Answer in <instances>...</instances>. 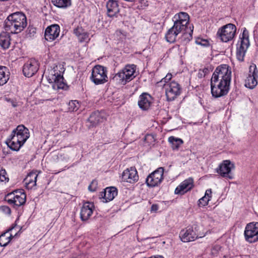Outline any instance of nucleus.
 Returning <instances> with one entry per match:
<instances>
[{
	"instance_id": "18",
	"label": "nucleus",
	"mask_w": 258,
	"mask_h": 258,
	"mask_svg": "<svg viewBox=\"0 0 258 258\" xmlns=\"http://www.w3.org/2000/svg\"><path fill=\"white\" fill-rule=\"evenodd\" d=\"M60 32V27L57 24L51 25L46 28L45 31V39L47 41L54 40L58 36Z\"/></svg>"
},
{
	"instance_id": "12",
	"label": "nucleus",
	"mask_w": 258,
	"mask_h": 258,
	"mask_svg": "<svg viewBox=\"0 0 258 258\" xmlns=\"http://www.w3.org/2000/svg\"><path fill=\"white\" fill-rule=\"evenodd\" d=\"M246 240L252 243L258 240V222L250 223L246 226L244 231Z\"/></svg>"
},
{
	"instance_id": "1",
	"label": "nucleus",
	"mask_w": 258,
	"mask_h": 258,
	"mask_svg": "<svg viewBox=\"0 0 258 258\" xmlns=\"http://www.w3.org/2000/svg\"><path fill=\"white\" fill-rule=\"evenodd\" d=\"M27 18L22 13L16 12L10 15L5 21L4 28L6 31L17 34L27 26Z\"/></svg>"
},
{
	"instance_id": "25",
	"label": "nucleus",
	"mask_w": 258,
	"mask_h": 258,
	"mask_svg": "<svg viewBox=\"0 0 258 258\" xmlns=\"http://www.w3.org/2000/svg\"><path fill=\"white\" fill-rule=\"evenodd\" d=\"M117 195V190L113 186L107 187L100 193L101 197L105 200V202L112 201Z\"/></svg>"
},
{
	"instance_id": "37",
	"label": "nucleus",
	"mask_w": 258,
	"mask_h": 258,
	"mask_svg": "<svg viewBox=\"0 0 258 258\" xmlns=\"http://www.w3.org/2000/svg\"><path fill=\"white\" fill-rule=\"evenodd\" d=\"M210 72V69L208 68H204L203 69H200L199 71L198 74L199 78H204L207 75L209 74Z\"/></svg>"
},
{
	"instance_id": "39",
	"label": "nucleus",
	"mask_w": 258,
	"mask_h": 258,
	"mask_svg": "<svg viewBox=\"0 0 258 258\" xmlns=\"http://www.w3.org/2000/svg\"><path fill=\"white\" fill-rule=\"evenodd\" d=\"M209 201L208 197L204 196L199 200V206L200 207H204L208 205Z\"/></svg>"
},
{
	"instance_id": "23",
	"label": "nucleus",
	"mask_w": 258,
	"mask_h": 258,
	"mask_svg": "<svg viewBox=\"0 0 258 258\" xmlns=\"http://www.w3.org/2000/svg\"><path fill=\"white\" fill-rule=\"evenodd\" d=\"M185 32V31L182 29H179V27L173 25L170 28L165 34V38L167 41L170 43H173L176 41L177 35L180 33Z\"/></svg>"
},
{
	"instance_id": "14",
	"label": "nucleus",
	"mask_w": 258,
	"mask_h": 258,
	"mask_svg": "<svg viewBox=\"0 0 258 258\" xmlns=\"http://www.w3.org/2000/svg\"><path fill=\"white\" fill-rule=\"evenodd\" d=\"M258 70L255 64L252 63L249 66L248 77L245 80L246 87L253 89L257 84Z\"/></svg>"
},
{
	"instance_id": "4",
	"label": "nucleus",
	"mask_w": 258,
	"mask_h": 258,
	"mask_svg": "<svg viewBox=\"0 0 258 258\" xmlns=\"http://www.w3.org/2000/svg\"><path fill=\"white\" fill-rule=\"evenodd\" d=\"M136 66L128 64L116 73L112 78V80L117 84L125 85L132 80L135 77Z\"/></svg>"
},
{
	"instance_id": "33",
	"label": "nucleus",
	"mask_w": 258,
	"mask_h": 258,
	"mask_svg": "<svg viewBox=\"0 0 258 258\" xmlns=\"http://www.w3.org/2000/svg\"><path fill=\"white\" fill-rule=\"evenodd\" d=\"M53 4L60 8H65L71 5V0H52Z\"/></svg>"
},
{
	"instance_id": "41",
	"label": "nucleus",
	"mask_w": 258,
	"mask_h": 258,
	"mask_svg": "<svg viewBox=\"0 0 258 258\" xmlns=\"http://www.w3.org/2000/svg\"><path fill=\"white\" fill-rule=\"evenodd\" d=\"M3 99L4 100L10 103L11 104V105L14 107H16L17 106V102L14 99H11L6 96H5Z\"/></svg>"
},
{
	"instance_id": "36",
	"label": "nucleus",
	"mask_w": 258,
	"mask_h": 258,
	"mask_svg": "<svg viewBox=\"0 0 258 258\" xmlns=\"http://www.w3.org/2000/svg\"><path fill=\"white\" fill-rule=\"evenodd\" d=\"M79 102L76 100H72L69 103V109L70 111H77L79 108Z\"/></svg>"
},
{
	"instance_id": "28",
	"label": "nucleus",
	"mask_w": 258,
	"mask_h": 258,
	"mask_svg": "<svg viewBox=\"0 0 258 258\" xmlns=\"http://www.w3.org/2000/svg\"><path fill=\"white\" fill-rule=\"evenodd\" d=\"M74 33L77 37L79 42L81 43L84 42H88L90 40L89 33L86 32L82 27L78 26L74 29Z\"/></svg>"
},
{
	"instance_id": "34",
	"label": "nucleus",
	"mask_w": 258,
	"mask_h": 258,
	"mask_svg": "<svg viewBox=\"0 0 258 258\" xmlns=\"http://www.w3.org/2000/svg\"><path fill=\"white\" fill-rule=\"evenodd\" d=\"M168 141L172 144L173 149H177L179 146L183 143L181 139L176 138L173 136L170 137L168 138Z\"/></svg>"
},
{
	"instance_id": "27",
	"label": "nucleus",
	"mask_w": 258,
	"mask_h": 258,
	"mask_svg": "<svg viewBox=\"0 0 258 258\" xmlns=\"http://www.w3.org/2000/svg\"><path fill=\"white\" fill-rule=\"evenodd\" d=\"M107 9V15L110 17L116 15L119 12V7L117 2L114 0H109L106 4Z\"/></svg>"
},
{
	"instance_id": "6",
	"label": "nucleus",
	"mask_w": 258,
	"mask_h": 258,
	"mask_svg": "<svg viewBox=\"0 0 258 258\" xmlns=\"http://www.w3.org/2000/svg\"><path fill=\"white\" fill-rule=\"evenodd\" d=\"M107 73L106 68L101 65H96L92 70L90 79L95 85L104 84L108 81Z\"/></svg>"
},
{
	"instance_id": "46",
	"label": "nucleus",
	"mask_w": 258,
	"mask_h": 258,
	"mask_svg": "<svg viewBox=\"0 0 258 258\" xmlns=\"http://www.w3.org/2000/svg\"><path fill=\"white\" fill-rule=\"evenodd\" d=\"M158 209V207L157 205L154 204L151 207L152 211H156Z\"/></svg>"
},
{
	"instance_id": "20",
	"label": "nucleus",
	"mask_w": 258,
	"mask_h": 258,
	"mask_svg": "<svg viewBox=\"0 0 258 258\" xmlns=\"http://www.w3.org/2000/svg\"><path fill=\"white\" fill-rule=\"evenodd\" d=\"M121 178L123 181L133 183L138 180L139 176L136 169L131 167L123 172Z\"/></svg>"
},
{
	"instance_id": "3",
	"label": "nucleus",
	"mask_w": 258,
	"mask_h": 258,
	"mask_svg": "<svg viewBox=\"0 0 258 258\" xmlns=\"http://www.w3.org/2000/svg\"><path fill=\"white\" fill-rule=\"evenodd\" d=\"M189 17L188 15L185 12H180L176 14L173 17L174 25L179 27V29H182L185 31L182 37L184 40L189 41L192 39V34L193 32L194 26H189Z\"/></svg>"
},
{
	"instance_id": "5",
	"label": "nucleus",
	"mask_w": 258,
	"mask_h": 258,
	"mask_svg": "<svg viewBox=\"0 0 258 258\" xmlns=\"http://www.w3.org/2000/svg\"><path fill=\"white\" fill-rule=\"evenodd\" d=\"M210 85L212 96L217 98L226 96L228 94L230 83L211 79Z\"/></svg>"
},
{
	"instance_id": "7",
	"label": "nucleus",
	"mask_w": 258,
	"mask_h": 258,
	"mask_svg": "<svg viewBox=\"0 0 258 258\" xmlns=\"http://www.w3.org/2000/svg\"><path fill=\"white\" fill-rule=\"evenodd\" d=\"M236 32V26L233 24L229 23L220 28L217 35L222 42H228L233 39Z\"/></svg>"
},
{
	"instance_id": "9",
	"label": "nucleus",
	"mask_w": 258,
	"mask_h": 258,
	"mask_svg": "<svg viewBox=\"0 0 258 258\" xmlns=\"http://www.w3.org/2000/svg\"><path fill=\"white\" fill-rule=\"evenodd\" d=\"M240 44H237L236 56L240 61L244 60L245 52L249 46L248 32L244 28L243 31L242 37H240Z\"/></svg>"
},
{
	"instance_id": "43",
	"label": "nucleus",
	"mask_w": 258,
	"mask_h": 258,
	"mask_svg": "<svg viewBox=\"0 0 258 258\" xmlns=\"http://www.w3.org/2000/svg\"><path fill=\"white\" fill-rule=\"evenodd\" d=\"M172 76L171 74H167L166 76L161 80V82H164L166 83H169V82H168L171 79Z\"/></svg>"
},
{
	"instance_id": "11",
	"label": "nucleus",
	"mask_w": 258,
	"mask_h": 258,
	"mask_svg": "<svg viewBox=\"0 0 258 258\" xmlns=\"http://www.w3.org/2000/svg\"><path fill=\"white\" fill-rule=\"evenodd\" d=\"M167 99L168 101L173 100L180 93V87L178 83L172 81L164 85Z\"/></svg>"
},
{
	"instance_id": "16",
	"label": "nucleus",
	"mask_w": 258,
	"mask_h": 258,
	"mask_svg": "<svg viewBox=\"0 0 258 258\" xmlns=\"http://www.w3.org/2000/svg\"><path fill=\"white\" fill-rule=\"evenodd\" d=\"M38 69V62L35 59H31L24 65L23 72L26 77H31L37 73Z\"/></svg>"
},
{
	"instance_id": "21",
	"label": "nucleus",
	"mask_w": 258,
	"mask_h": 258,
	"mask_svg": "<svg viewBox=\"0 0 258 258\" xmlns=\"http://www.w3.org/2000/svg\"><path fill=\"white\" fill-rule=\"evenodd\" d=\"M94 209L93 203L90 202L85 203L82 207L80 213L82 220L84 221L88 220L92 215Z\"/></svg>"
},
{
	"instance_id": "17",
	"label": "nucleus",
	"mask_w": 258,
	"mask_h": 258,
	"mask_svg": "<svg viewBox=\"0 0 258 258\" xmlns=\"http://www.w3.org/2000/svg\"><path fill=\"white\" fill-rule=\"evenodd\" d=\"M194 180L189 177L183 181L175 189L174 192L177 195H183L194 187Z\"/></svg>"
},
{
	"instance_id": "29",
	"label": "nucleus",
	"mask_w": 258,
	"mask_h": 258,
	"mask_svg": "<svg viewBox=\"0 0 258 258\" xmlns=\"http://www.w3.org/2000/svg\"><path fill=\"white\" fill-rule=\"evenodd\" d=\"M103 118L99 112H93L88 119V121L90 123L88 126L89 127L96 126L99 122H101Z\"/></svg>"
},
{
	"instance_id": "13",
	"label": "nucleus",
	"mask_w": 258,
	"mask_h": 258,
	"mask_svg": "<svg viewBox=\"0 0 258 258\" xmlns=\"http://www.w3.org/2000/svg\"><path fill=\"white\" fill-rule=\"evenodd\" d=\"M164 169L162 167L149 174L146 178V183L149 187H154L160 184L163 179Z\"/></svg>"
},
{
	"instance_id": "45",
	"label": "nucleus",
	"mask_w": 258,
	"mask_h": 258,
	"mask_svg": "<svg viewBox=\"0 0 258 258\" xmlns=\"http://www.w3.org/2000/svg\"><path fill=\"white\" fill-rule=\"evenodd\" d=\"M212 195V190L211 189H207L206 191L205 196L208 197L209 198V199L211 198Z\"/></svg>"
},
{
	"instance_id": "31",
	"label": "nucleus",
	"mask_w": 258,
	"mask_h": 258,
	"mask_svg": "<svg viewBox=\"0 0 258 258\" xmlns=\"http://www.w3.org/2000/svg\"><path fill=\"white\" fill-rule=\"evenodd\" d=\"M10 72L6 67L0 66V86L5 84L9 79Z\"/></svg>"
},
{
	"instance_id": "8",
	"label": "nucleus",
	"mask_w": 258,
	"mask_h": 258,
	"mask_svg": "<svg viewBox=\"0 0 258 258\" xmlns=\"http://www.w3.org/2000/svg\"><path fill=\"white\" fill-rule=\"evenodd\" d=\"M211 79L223 82L231 83V71L227 64L218 66L215 70Z\"/></svg>"
},
{
	"instance_id": "35",
	"label": "nucleus",
	"mask_w": 258,
	"mask_h": 258,
	"mask_svg": "<svg viewBox=\"0 0 258 258\" xmlns=\"http://www.w3.org/2000/svg\"><path fill=\"white\" fill-rule=\"evenodd\" d=\"M169 51L174 55L179 56L181 54V48L179 45L176 44L170 48Z\"/></svg>"
},
{
	"instance_id": "26",
	"label": "nucleus",
	"mask_w": 258,
	"mask_h": 258,
	"mask_svg": "<svg viewBox=\"0 0 258 258\" xmlns=\"http://www.w3.org/2000/svg\"><path fill=\"white\" fill-rule=\"evenodd\" d=\"M38 175V173L37 171H32L27 175L24 180L25 186L27 189H32L36 186Z\"/></svg>"
},
{
	"instance_id": "30",
	"label": "nucleus",
	"mask_w": 258,
	"mask_h": 258,
	"mask_svg": "<svg viewBox=\"0 0 258 258\" xmlns=\"http://www.w3.org/2000/svg\"><path fill=\"white\" fill-rule=\"evenodd\" d=\"M11 39L9 33L3 32L0 34V46L4 49L9 48Z\"/></svg>"
},
{
	"instance_id": "15",
	"label": "nucleus",
	"mask_w": 258,
	"mask_h": 258,
	"mask_svg": "<svg viewBox=\"0 0 258 258\" xmlns=\"http://www.w3.org/2000/svg\"><path fill=\"white\" fill-rule=\"evenodd\" d=\"M235 167L234 164L229 160H224L217 169V172L223 177H227L230 179H233V176L230 175L231 171Z\"/></svg>"
},
{
	"instance_id": "38",
	"label": "nucleus",
	"mask_w": 258,
	"mask_h": 258,
	"mask_svg": "<svg viewBox=\"0 0 258 258\" xmlns=\"http://www.w3.org/2000/svg\"><path fill=\"white\" fill-rule=\"evenodd\" d=\"M0 181L2 182H8L9 181V178L7 176L5 169L2 168L0 170Z\"/></svg>"
},
{
	"instance_id": "19",
	"label": "nucleus",
	"mask_w": 258,
	"mask_h": 258,
	"mask_svg": "<svg viewBox=\"0 0 258 258\" xmlns=\"http://www.w3.org/2000/svg\"><path fill=\"white\" fill-rule=\"evenodd\" d=\"M51 76H49V80L53 82V88L54 89H63L66 86V84L63 82V78L60 74L55 73V70L51 71Z\"/></svg>"
},
{
	"instance_id": "2",
	"label": "nucleus",
	"mask_w": 258,
	"mask_h": 258,
	"mask_svg": "<svg viewBox=\"0 0 258 258\" xmlns=\"http://www.w3.org/2000/svg\"><path fill=\"white\" fill-rule=\"evenodd\" d=\"M29 136L28 129L24 125H19L13 131L10 138L6 141V143L10 149L18 151Z\"/></svg>"
},
{
	"instance_id": "42",
	"label": "nucleus",
	"mask_w": 258,
	"mask_h": 258,
	"mask_svg": "<svg viewBox=\"0 0 258 258\" xmlns=\"http://www.w3.org/2000/svg\"><path fill=\"white\" fill-rule=\"evenodd\" d=\"M28 33L31 35H33L36 32V29L33 27H29L27 29Z\"/></svg>"
},
{
	"instance_id": "44",
	"label": "nucleus",
	"mask_w": 258,
	"mask_h": 258,
	"mask_svg": "<svg viewBox=\"0 0 258 258\" xmlns=\"http://www.w3.org/2000/svg\"><path fill=\"white\" fill-rule=\"evenodd\" d=\"M2 209L7 214H10L11 213L10 208L7 206L2 207Z\"/></svg>"
},
{
	"instance_id": "32",
	"label": "nucleus",
	"mask_w": 258,
	"mask_h": 258,
	"mask_svg": "<svg viewBox=\"0 0 258 258\" xmlns=\"http://www.w3.org/2000/svg\"><path fill=\"white\" fill-rule=\"evenodd\" d=\"M14 227H12L10 228L6 232L4 233L0 236V245L1 246H6L11 241L12 238L14 236L12 235L10 236L7 234V232L11 231Z\"/></svg>"
},
{
	"instance_id": "24",
	"label": "nucleus",
	"mask_w": 258,
	"mask_h": 258,
	"mask_svg": "<svg viewBox=\"0 0 258 258\" xmlns=\"http://www.w3.org/2000/svg\"><path fill=\"white\" fill-rule=\"evenodd\" d=\"M152 97L148 93H143L140 95L138 105L139 107L144 110H148L152 103Z\"/></svg>"
},
{
	"instance_id": "22",
	"label": "nucleus",
	"mask_w": 258,
	"mask_h": 258,
	"mask_svg": "<svg viewBox=\"0 0 258 258\" xmlns=\"http://www.w3.org/2000/svg\"><path fill=\"white\" fill-rule=\"evenodd\" d=\"M179 235L181 240L184 242L194 241L198 237L192 227L181 230Z\"/></svg>"
},
{
	"instance_id": "10",
	"label": "nucleus",
	"mask_w": 258,
	"mask_h": 258,
	"mask_svg": "<svg viewBox=\"0 0 258 258\" xmlns=\"http://www.w3.org/2000/svg\"><path fill=\"white\" fill-rule=\"evenodd\" d=\"M26 198V195L23 190L18 189L8 194L6 196L5 200L10 204L20 207L25 203Z\"/></svg>"
},
{
	"instance_id": "40",
	"label": "nucleus",
	"mask_w": 258,
	"mask_h": 258,
	"mask_svg": "<svg viewBox=\"0 0 258 258\" xmlns=\"http://www.w3.org/2000/svg\"><path fill=\"white\" fill-rule=\"evenodd\" d=\"M97 181L93 180L88 187V189L91 191H95L97 188Z\"/></svg>"
}]
</instances>
